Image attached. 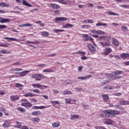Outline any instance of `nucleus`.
<instances>
[{"label": "nucleus", "instance_id": "f257e3e1", "mask_svg": "<svg viewBox=\"0 0 129 129\" xmlns=\"http://www.w3.org/2000/svg\"><path fill=\"white\" fill-rule=\"evenodd\" d=\"M103 114H101L102 117H114L115 115H118L120 113V111L116 110H105L103 111Z\"/></svg>", "mask_w": 129, "mask_h": 129}, {"label": "nucleus", "instance_id": "f03ea898", "mask_svg": "<svg viewBox=\"0 0 129 129\" xmlns=\"http://www.w3.org/2000/svg\"><path fill=\"white\" fill-rule=\"evenodd\" d=\"M122 73H123V71H116L115 72H113V74L114 75L109 73L105 74V76H106L108 80L104 81L103 82V84H106V83L111 82V81L112 80V79L111 78L113 77V75H114V76H116V75H121Z\"/></svg>", "mask_w": 129, "mask_h": 129}, {"label": "nucleus", "instance_id": "7ed1b4c3", "mask_svg": "<svg viewBox=\"0 0 129 129\" xmlns=\"http://www.w3.org/2000/svg\"><path fill=\"white\" fill-rule=\"evenodd\" d=\"M31 78L35 79L36 81H41L42 79H45L46 77L41 74H33L31 76Z\"/></svg>", "mask_w": 129, "mask_h": 129}, {"label": "nucleus", "instance_id": "20e7f679", "mask_svg": "<svg viewBox=\"0 0 129 129\" xmlns=\"http://www.w3.org/2000/svg\"><path fill=\"white\" fill-rule=\"evenodd\" d=\"M90 32L92 34H95L96 35H105V32L102 30H92Z\"/></svg>", "mask_w": 129, "mask_h": 129}, {"label": "nucleus", "instance_id": "39448f33", "mask_svg": "<svg viewBox=\"0 0 129 129\" xmlns=\"http://www.w3.org/2000/svg\"><path fill=\"white\" fill-rule=\"evenodd\" d=\"M30 72H31L30 71H25L22 72H15L14 73L15 74H19V76H20V77H24V76H26L27 74H29Z\"/></svg>", "mask_w": 129, "mask_h": 129}, {"label": "nucleus", "instance_id": "423d86ee", "mask_svg": "<svg viewBox=\"0 0 129 129\" xmlns=\"http://www.w3.org/2000/svg\"><path fill=\"white\" fill-rule=\"evenodd\" d=\"M88 48L90 50L91 53H92V54H94V53L96 52L95 47H94L92 44L90 43L88 44Z\"/></svg>", "mask_w": 129, "mask_h": 129}, {"label": "nucleus", "instance_id": "0eeeda50", "mask_svg": "<svg viewBox=\"0 0 129 129\" xmlns=\"http://www.w3.org/2000/svg\"><path fill=\"white\" fill-rule=\"evenodd\" d=\"M32 86L34 87V88H39V89H43L42 88L44 87L47 88V86L42 85L39 84H32Z\"/></svg>", "mask_w": 129, "mask_h": 129}, {"label": "nucleus", "instance_id": "6e6552de", "mask_svg": "<svg viewBox=\"0 0 129 129\" xmlns=\"http://www.w3.org/2000/svg\"><path fill=\"white\" fill-rule=\"evenodd\" d=\"M69 19L65 17H57L55 18V22H65L68 21Z\"/></svg>", "mask_w": 129, "mask_h": 129}, {"label": "nucleus", "instance_id": "1a4fd4ad", "mask_svg": "<svg viewBox=\"0 0 129 129\" xmlns=\"http://www.w3.org/2000/svg\"><path fill=\"white\" fill-rule=\"evenodd\" d=\"M103 122L104 123H105V124H109L110 125H111V124H112V123H113L112 120L108 118L104 119Z\"/></svg>", "mask_w": 129, "mask_h": 129}, {"label": "nucleus", "instance_id": "9d476101", "mask_svg": "<svg viewBox=\"0 0 129 129\" xmlns=\"http://www.w3.org/2000/svg\"><path fill=\"white\" fill-rule=\"evenodd\" d=\"M112 52V50H111V48L107 47L105 49L104 51V55L105 56H107V55L110 54Z\"/></svg>", "mask_w": 129, "mask_h": 129}, {"label": "nucleus", "instance_id": "9b49d317", "mask_svg": "<svg viewBox=\"0 0 129 129\" xmlns=\"http://www.w3.org/2000/svg\"><path fill=\"white\" fill-rule=\"evenodd\" d=\"M101 97L104 102H107L109 100V96L107 94H102L101 95Z\"/></svg>", "mask_w": 129, "mask_h": 129}, {"label": "nucleus", "instance_id": "f8f14e48", "mask_svg": "<svg viewBox=\"0 0 129 129\" xmlns=\"http://www.w3.org/2000/svg\"><path fill=\"white\" fill-rule=\"evenodd\" d=\"M83 37L85 38L84 41H92V42H93V38H91V37L89 36L88 34H84Z\"/></svg>", "mask_w": 129, "mask_h": 129}, {"label": "nucleus", "instance_id": "ddd939ff", "mask_svg": "<svg viewBox=\"0 0 129 129\" xmlns=\"http://www.w3.org/2000/svg\"><path fill=\"white\" fill-rule=\"evenodd\" d=\"M49 6L52 9H54V10H58L60 9V5L56 4H50Z\"/></svg>", "mask_w": 129, "mask_h": 129}, {"label": "nucleus", "instance_id": "4468645a", "mask_svg": "<svg viewBox=\"0 0 129 129\" xmlns=\"http://www.w3.org/2000/svg\"><path fill=\"white\" fill-rule=\"evenodd\" d=\"M111 39V36H101L99 37L100 40H103L104 41H109Z\"/></svg>", "mask_w": 129, "mask_h": 129}, {"label": "nucleus", "instance_id": "2eb2a0df", "mask_svg": "<svg viewBox=\"0 0 129 129\" xmlns=\"http://www.w3.org/2000/svg\"><path fill=\"white\" fill-rule=\"evenodd\" d=\"M120 57L121 59L123 60H125L127 58H129V53H122L120 55Z\"/></svg>", "mask_w": 129, "mask_h": 129}, {"label": "nucleus", "instance_id": "dca6fc26", "mask_svg": "<svg viewBox=\"0 0 129 129\" xmlns=\"http://www.w3.org/2000/svg\"><path fill=\"white\" fill-rule=\"evenodd\" d=\"M112 43L113 44V45H115L116 47H118V46H119V43H118V41L117 39L114 38H112Z\"/></svg>", "mask_w": 129, "mask_h": 129}, {"label": "nucleus", "instance_id": "f3484780", "mask_svg": "<svg viewBox=\"0 0 129 129\" xmlns=\"http://www.w3.org/2000/svg\"><path fill=\"white\" fill-rule=\"evenodd\" d=\"M2 125L3 127H10V126H11V124L10 123L9 120H7L4 121V123H3Z\"/></svg>", "mask_w": 129, "mask_h": 129}, {"label": "nucleus", "instance_id": "a211bd4d", "mask_svg": "<svg viewBox=\"0 0 129 129\" xmlns=\"http://www.w3.org/2000/svg\"><path fill=\"white\" fill-rule=\"evenodd\" d=\"M10 99L12 101H17V100H19V99H20V97L17 95L11 96L10 97Z\"/></svg>", "mask_w": 129, "mask_h": 129}, {"label": "nucleus", "instance_id": "6ab92c4d", "mask_svg": "<svg viewBox=\"0 0 129 129\" xmlns=\"http://www.w3.org/2000/svg\"><path fill=\"white\" fill-rule=\"evenodd\" d=\"M73 27H74V25L70 23H67L65 25L62 26V29H68L69 28H73Z\"/></svg>", "mask_w": 129, "mask_h": 129}, {"label": "nucleus", "instance_id": "aec40b11", "mask_svg": "<svg viewBox=\"0 0 129 129\" xmlns=\"http://www.w3.org/2000/svg\"><path fill=\"white\" fill-rule=\"evenodd\" d=\"M11 22V19L9 18H6V19H2L0 20V23L1 24H5V23H9Z\"/></svg>", "mask_w": 129, "mask_h": 129}, {"label": "nucleus", "instance_id": "412c9836", "mask_svg": "<svg viewBox=\"0 0 129 129\" xmlns=\"http://www.w3.org/2000/svg\"><path fill=\"white\" fill-rule=\"evenodd\" d=\"M120 105H129V101L121 100L119 101Z\"/></svg>", "mask_w": 129, "mask_h": 129}, {"label": "nucleus", "instance_id": "4be33fe9", "mask_svg": "<svg viewBox=\"0 0 129 129\" xmlns=\"http://www.w3.org/2000/svg\"><path fill=\"white\" fill-rule=\"evenodd\" d=\"M25 97H33V96H37V95L33 94V93H27L26 94L23 95Z\"/></svg>", "mask_w": 129, "mask_h": 129}, {"label": "nucleus", "instance_id": "5701e85b", "mask_svg": "<svg viewBox=\"0 0 129 129\" xmlns=\"http://www.w3.org/2000/svg\"><path fill=\"white\" fill-rule=\"evenodd\" d=\"M15 87H17V88H19L20 90H22L23 89V87H24V85L20 83H16L15 85Z\"/></svg>", "mask_w": 129, "mask_h": 129}, {"label": "nucleus", "instance_id": "b1692460", "mask_svg": "<svg viewBox=\"0 0 129 129\" xmlns=\"http://www.w3.org/2000/svg\"><path fill=\"white\" fill-rule=\"evenodd\" d=\"M22 105L24 107H32V106L33 105L29 101L27 103H25Z\"/></svg>", "mask_w": 129, "mask_h": 129}, {"label": "nucleus", "instance_id": "393cba45", "mask_svg": "<svg viewBox=\"0 0 129 129\" xmlns=\"http://www.w3.org/2000/svg\"><path fill=\"white\" fill-rule=\"evenodd\" d=\"M10 71H12V73L13 72H21V71H23V69L21 68H16L10 70Z\"/></svg>", "mask_w": 129, "mask_h": 129}, {"label": "nucleus", "instance_id": "a878e982", "mask_svg": "<svg viewBox=\"0 0 129 129\" xmlns=\"http://www.w3.org/2000/svg\"><path fill=\"white\" fill-rule=\"evenodd\" d=\"M32 115L36 116V115H41L42 114V112L40 111H34L32 113H31Z\"/></svg>", "mask_w": 129, "mask_h": 129}, {"label": "nucleus", "instance_id": "bb28decb", "mask_svg": "<svg viewBox=\"0 0 129 129\" xmlns=\"http://www.w3.org/2000/svg\"><path fill=\"white\" fill-rule=\"evenodd\" d=\"M22 4L23 6H25L26 7H29V8H31L32 7V5L30 4V3H28L27 1L25 0H23L22 2Z\"/></svg>", "mask_w": 129, "mask_h": 129}, {"label": "nucleus", "instance_id": "cd10ccee", "mask_svg": "<svg viewBox=\"0 0 129 129\" xmlns=\"http://www.w3.org/2000/svg\"><path fill=\"white\" fill-rule=\"evenodd\" d=\"M80 116L79 115H72L71 117V120H74L76 119V118L79 119Z\"/></svg>", "mask_w": 129, "mask_h": 129}, {"label": "nucleus", "instance_id": "c85d7f7f", "mask_svg": "<svg viewBox=\"0 0 129 129\" xmlns=\"http://www.w3.org/2000/svg\"><path fill=\"white\" fill-rule=\"evenodd\" d=\"M19 27L20 28H23L24 27H32V24L30 23H26L24 24H21L19 25Z\"/></svg>", "mask_w": 129, "mask_h": 129}, {"label": "nucleus", "instance_id": "c756f323", "mask_svg": "<svg viewBox=\"0 0 129 129\" xmlns=\"http://www.w3.org/2000/svg\"><path fill=\"white\" fill-rule=\"evenodd\" d=\"M27 44H33V45H37V44H40V42L39 41H27Z\"/></svg>", "mask_w": 129, "mask_h": 129}, {"label": "nucleus", "instance_id": "7c9ffc66", "mask_svg": "<svg viewBox=\"0 0 129 129\" xmlns=\"http://www.w3.org/2000/svg\"><path fill=\"white\" fill-rule=\"evenodd\" d=\"M5 40H10V41H16V42H19V39L15 38H10V37H5Z\"/></svg>", "mask_w": 129, "mask_h": 129}, {"label": "nucleus", "instance_id": "2f4dec72", "mask_svg": "<svg viewBox=\"0 0 129 129\" xmlns=\"http://www.w3.org/2000/svg\"><path fill=\"white\" fill-rule=\"evenodd\" d=\"M53 127H59L60 126V123L59 122H54L52 124Z\"/></svg>", "mask_w": 129, "mask_h": 129}, {"label": "nucleus", "instance_id": "473e14b6", "mask_svg": "<svg viewBox=\"0 0 129 129\" xmlns=\"http://www.w3.org/2000/svg\"><path fill=\"white\" fill-rule=\"evenodd\" d=\"M96 27H100L101 26H107V24L106 23H102V22H99L96 24Z\"/></svg>", "mask_w": 129, "mask_h": 129}, {"label": "nucleus", "instance_id": "72a5a7b5", "mask_svg": "<svg viewBox=\"0 0 129 129\" xmlns=\"http://www.w3.org/2000/svg\"><path fill=\"white\" fill-rule=\"evenodd\" d=\"M50 35V33L47 31H43L41 33V36H43V37H48Z\"/></svg>", "mask_w": 129, "mask_h": 129}, {"label": "nucleus", "instance_id": "f704fd0d", "mask_svg": "<svg viewBox=\"0 0 129 129\" xmlns=\"http://www.w3.org/2000/svg\"><path fill=\"white\" fill-rule=\"evenodd\" d=\"M121 30L123 31V32H128V28H127V27L126 26H122L121 27Z\"/></svg>", "mask_w": 129, "mask_h": 129}, {"label": "nucleus", "instance_id": "c9c22d12", "mask_svg": "<svg viewBox=\"0 0 129 129\" xmlns=\"http://www.w3.org/2000/svg\"><path fill=\"white\" fill-rule=\"evenodd\" d=\"M50 102L52 103V106H55L56 104H60L58 101H51Z\"/></svg>", "mask_w": 129, "mask_h": 129}, {"label": "nucleus", "instance_id": "e433bc0d", "mask_svg": "<svg viewBox=\"0 0 129 129\" xmlns=\"http://www.w3.org/2000/svg\"><path fill=\"white\" fill-rule=\"evenodd\" d=\"M108 15H109V16H119V14H116V13H115L114 12H111V11H109L108 13Z\"/></svg>", "mask_w": 129, "mask_h": 129}, {"label": "nucleus", "instance_id": "4c0bfd02", "mask_svg": "<svg viewBox=\"0 0 129 129\" xmlns=\"http://www.w3.org/2000/svg\"><path fill=\"white\" fill-rule=\"evenodd\" d=\"M32 121H35V122H37L39 123L40 122V118L38 117H34L32 119Z\"/></svg>", "mask_w": 129, "mask_h": 129}, {"label": "nucleus", "instance_id": "58836bf2", "mask_svg": "<svg viewBox=\"0 0 129 129\" xmlns=\"http://www.w3.org/2000/svg\"><path fill=\"white\" fill-rule=\"evenodd\" d=\"M29 101L27 99H23L21 100V106H23L24 103H27Z\"/></svg>", "mask_w": 129, "mask_h": 129}, {"label": "nucleus", "instance_id": "ea45409f", "mask_svg": "<svg viewBox=\"0 0 129 129\" xmlns=\"http://www.w3.org/2000/svg\"><path fill=\"white\" fill-rule=\"evenodd\" d=\"M9 5L5 3H0V7H3V8H6V7H8Z\"/></svg>", "mask_w": 129, "mask_h": 129}, {"label": "nucleus", "instance_id": "a19ab883", "mask_svg": "<svg viewBox=\"0 0 129 129\" xmlns=\"http://www.w3.org/2000/svg\"><path fill=\"white\" fill-rule=\"evenodd\" d=\"M43 72L46 73V72H48V73H51V72H54V71L52 70H50L49 69H44L42 71Z\"/></svg>", "mask_w": 129, "mask_h": 129}, {"label": "nucleus", "instance_id": "79ce46f5", "mask_svg": "<svg viewBox=\"0 0 129 129\" xmlns=\"http://www.w3.org/2000/svg\"><path fill=\"white\" fill-rule=\"evenodd\" d=\"M53 31L55 33H58V32H65V30L64 29H53Z\"/></svg>", "mask_w": 129, "mask_h": 129}, {"label": "nucleus", "instance_id": "37998d69", "mask_svg": "<svg viewBox=\"0 0 129 129\" xmlns=\"http://www.w3.org/2000/svg\"><path fill=\"white\" fill-rule=\"evenodd\" d=\"M18 110L19 111H21V112H25L26 111V109H25L23 107H18Z\"/></svg>", "mask_w": 129, "mask_h": 129}, {"label": "nucleus", "instance_id": "c03bdc74", "mask_svg": "<svg viewBox=\"0 0 129 129\" xmlns=\"http://www.w3.org/2000/svg\"><path fill=\"white\" fill-rule=\"evenodd\" d=\"M71 93H72L71 91H70L68 90H66L63 91L64 95H66L67 94H71Z\"/></svg>", "mask_w": 129, "mask_h": 129}, {"label": "nucleus", "instance_id": "a18cd8bd", "mask_svg": "<svg viewBox=\"0 0 129 129\" xmlns=\"http://www.w3.org/2000/svg\"><path fill=\"white\" fill-rule=\"evenodd\" d=\"M16 127L17 128H20V127H21V126H22V123L19 122V121H17L16 122Z\"/></svg>", "mask_w": 129, "mask_h": 129}, {"label": "nucleus", "instance_id": "49530a36", "mask_svg": "<svg viewBox=\"0 0 129 129\" xmlns=\"http://www.w3.org/2000/svg\"><path fill=\"white\" fill-rule=\"evenodd\" d=\"M57 2L59 4H62V5H67V3L64 2V0H58Z\"/></svg>", "mask_w": 129, "mask_h": 129}, {"label": "nucleus", "instance_id": "de8ad7c7", "mask_svg": "<svg viewBox=\"0 0 129 129\" xmlns=\"http://www.w3.org/2000/svg\"><path fill=\"white\" fill-rule=\"evenodd\" d=\"M6 28H8V26L5 25H0V30H3L4 29H6Z\"/></svg>", "mask_w": 129, "mask_h": 129}, {"label": "nucleus", "instance_id": "09e8293b", "mask_svg": "<svg viewBox=\"0 0 129 129\" xmlns=\"http://www.w3.org/2000/svg\"><path fill=\"white\" fill-rule=\"evenodd\" d=\"M66 103H69V104H71V99H65Z\"/></svg>", "mask_w": 129, "mask_h": 129}, {"label": "nucleus", "instance_id": "8fccbe9b", "mask_svg": "<svg viewBox=\"0 0 129 129\" xmlns=\"http://www.w3.org/2000/svg\"><path fill=\"white\" fill-rule=\"evenodd\" d=\"M119 7L124 9H129V5H119Z\"/></svg>", "mask_w": 129, "mask_h": 129}, {"label": "nucleus", "instance_id": "3c124183", "mask_svg": "<svg viewBox=\"0 0 129 129\" xmlns=\"http://www.w3.org/2000/svg\"><path fill=\"white\" fill-rule=\"evenodd\" d=\"M35 67H46V64H39L35 66Z\"/></svg>", "mask_w": 129, "mask_h": 129}, {"label": "nucleus", "instance_id": "603ef678", "mask_svg": "<svg viewBox=\"0 0 129 129\" xmlns=\"http://www.w3.org/2000/svg\"><path fill=\"white\" fill-rule=\"evenodd\" d=\"M39 109H45V108H48V107L46 106H38Z\"/></svg>", "mask_w": 129, "mask_h": 129}, {"label": "nucleus", "instance_id": "864d4df0", "mask_svg": "<svg viewBox=\"0 0 129 129\" xmlns=\"http://www.w3.org/2000/svg\"><path fill=\"white\" fill-rule=\"evenodd\" d=\"M92 77V75H88L85 76V80H87V79H90V78Z\"/></svg>", "mask_w": 129, "mask_h": 129}, {"label": "nucleus", "instance_id": "5fc2aeb1", "mask_svg": "<svg viewBox=\"0 0 129 129\" xmlns=\"http://www.w3.org/2000/svg\"><path fill=\"white\" fill-rule=\"evenodd\" d=\"M105 89H107V90H110V89H113V88H113L111 86L109 87L108 86L107 87H105Z\"/></svg>", "mask_w": 129, "mask_h": 129}, {"label": "nucleus", "instance_id": "6e6d98bb", "mask_svg": "<svg viewBox=\"0 0 129 129\" xmlns=\"http://www.w3.org/2000/svg\"><path fill=\"white\" fill-rule=\"evenodd\" d=\"M120 78H122V77L120 76H116L114 77V79L116 80H118V79H120Z\"/></svg>", "mask_w": 129, "mask_h": 129}, {"label": "nucleus", "instance_id": "4d7b16f0", "mask_svg": "<svg viewBox=\"0 0 129 129\" xmlns=\"http://www.w3.org/2000/svg\"><path fill=\"white\" fill-rule=\"evenodd\" d=\"M32 109H34V110L39 109V106H34L32 107Z\"/></svg>", "mask_w": 129, "mask_h": 129}, {"label": "nucleus", "instance_id": "13d9d810", "mask_svg": "<svg viewBox=\"0 0 129 129\" xmlns=\"http://www.w3.org/2000/svg\"><path fill=\"white\" fill-rule=\"evenodd\" d=\"M94 22L93 20L92 19H90L87 20V23L88 24H93V23Z\"/></svg>", "mask_w": 129, "mask_h": 129}, {"label": "nucleus", "instance_id": "bf43d9fd", "mask_svg": "<svg viewBox=\"0 0 129 129\" xmlns=\"http://www.w3.org/2000/svg\"><path fill=\"white\" fill-rule=\"evenodd\" d=\"M32 92H35V93H40V90L38 89H35L32 90Z\"/></svg>", "mask_w": 129, "mask_h": 129}, {"label": "nucleus", "instance_id": "052dcab7", "mask_svg": "<svg viewBox=\"0 0 129 129\" xmlns=\"http://www.w3.org/2000/svg\"><path fill=\"white\" fill-rule=\"evenodd\" d=\"M0 53H2V54H7V50L6 49L1 50Z\"/></svg>", "mask_w": 129, "mask_h": 129}, {"label": "nucleus", "instance_id": "680f3d73", "mask_svg": "<svg viewBox=\"0 0 129 129\" xmlns=\"http://www.w3.org/2000/svg\"><path fill=\"white\" fill-rule=\"evenodd\" d=\"M54 14H55V15H60V11L59 10H55L54 12Z\"/></svg>", "mask_w": 129, "mask_h": 129}, {"label": "nucleus", "instance_id": "e2e57ef3", "mask_svg": "<svg viewBox=\"0 0 129 129\" xmlns=\"http://www.w3.org/2000/svg\"><path fill=\"white\" fill-rule=\"evenodd\" d=\"M37 102H38V101H37V99H33L31 100V102H32V103H37Z\"/></svg>", "mask_w": 129, "mask_h": 129}, {"label": "nucleus", "instance_id": "0e129e2a", "mask_svg": "<svg viewBox=\"0 0 129 129\" xmlns=\"http://www.w3.org/2000/svg\"><path fill=\"white\" fill-rule=\"evenodd\" d=\"M78 79H80L81 80H85V77H79L78 78Z\"/></svg>", "mask_w": 129, "mask_h": 129}, {"label": "nucleus", "instance_id": "69168bd1", "mask_svg": "<svg viewBox=\"0 0 129 129\" xmlns=\"http://www.w3.org/2000/svg\"><path fill=\"white\" fill-rule=\"evenodd\" d=\"M47 56H48V57H54V56H56V53H52L49 55H48Z\"/></svg>", "mask_w": 129, "mask_h": 129}, {"label": "nucleus", "instance_id": "338daca9", "mask_svg": "<svg viewBox=\"0 0 129 129\" xmlns=\"http://www.w3.org/2000/svg\"><path fill=\"white\" fill-rule=\"evenodd\" d=\"M22 129H29V127H28V126L27 125H23L22 127Z\"/></svg>", "mask_w": 129, "mask_h": 129}, {"label": "nucleus", "instance_id": "774afa93", "mask_svg": "<svg viewBox=\"0 0 129 129\" xmlns=\"http://www.w3.org/2000/svg\"><path fill=\"white\" fill-rule=\"evenodd\" d=\"M124 64L126 65V66H129V61H126L124 62Z\"/></svg>", "mask_w": 129, "mask_h": 129}]
</instances>
